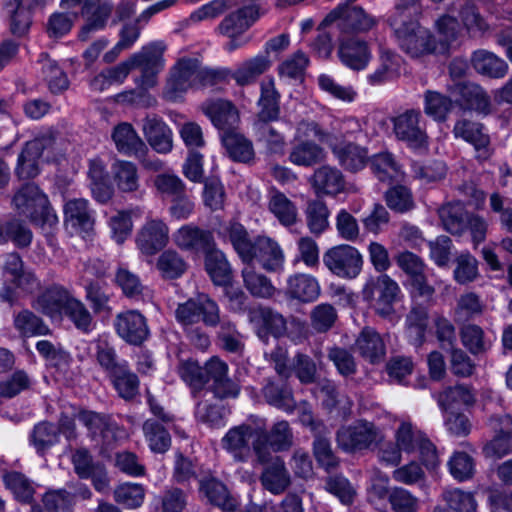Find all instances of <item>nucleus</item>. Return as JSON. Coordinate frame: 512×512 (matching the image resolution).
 Returning <instances> with one entry per match:
<instances>
[{
  "label": "nucleus",
  "mask_w": 512,
  "mask_h": 512,
  "mask_svg": "<svg viewBox=\"0 0 512 512\" xmlns=\"http://www.w3.org/2000/svg\"><path fill=\"white\" fill-rule=\"evenodd\" d=\"M418 12L414 0L408 5H396L387 22L400 49L411 57H421L438 50L434 36L412 14Z\"/></svg>",
  "instance_id": "nucleus-1"
},
{
  "label": "nucleus",
  "mask_w": 512,
  "mask_h": 512,
  "mask_svg": "<svg viewBox=\"0 0 512 512\" xmlns=\"http://www.w3.org/2000/svg\"><path fill=\"white\" fill-rule=\"evenodd\" d=\"M12 204L19 216L43 229L53 228L59 222L48 196L34 183L23 185L15 193Z\"/></svg>",
  "instance_id": "nucleus-2"
},
{
  "label": "nucleus",
  "mask_w": 512,
  "mask_h": 512,
  "mask_svg": "<svg viewBox=\"0 0 512 512\" xmlns=\"http://www.w3.org/2000/svg\"><path fill=\"white\" fill-rule=\"evenodd\" d=\"M34 307L50 318L67 317L70 320H85L89 316L84 304L59 286L48 288L38 297Z\"/></svg>",
  "instance_id": "nucleus-3"
},
{
  "label": "nucleus",
  "mask_w": 512,
  "mask_h": 512,
  "mask_svg": "<svg viewBox=\"0 0 512 512\" xmlns=\"http://www.w3.org/2000/svg\"><path fill=\"white\" fill-rule=\"evenodd\" d=\"M303 137H315L320 141L325 140V134L318 124L314 122H301L297 127L295 143L290 149L288 160L299 167H312L325 160L324 149L314 141Z\"/></svg>",
  "instance_id": "nucleus-4"
},
{
  "label": "nucleus",
  "mask_w": 512,
  "mask_h": 512,
  "mask_svg": "<svg viewBox=\"0 0 512 512\" xmlns=\"http://www.w3.org/2000/svg\"><path fill=\"white\" fill-rule=\"evenodd\" d=\"M260 8L252 4L243 6L226 15L216 27V32L229 38L225 45L228 52H232L243 45L248 39L242 35L260 18Z\"/></svg>",
  "instance_id": "nucleus-5"
},
{
  "label": "nucleus",
  "mask_w": 512,
  "mask_h": 512,
  "mask_svg": "<svg viewBox=\"0 0 512 512\" xmlns=\"http://www.w3.org/2000/svg\"><path fill=\"white\" fill-rule=\"evenodd\" d=\"M323 263L335 276L342 279H355L361 273L364 261L356 247L341 244L328 249L323 254Z\"/></svg>",
  "instance_id": "nucleus-6"
},
{
  "label": "nucleus",
  "mask_w": 512,
  "mask_h": 512,
  "mask_svg": "<svg viewBox=\"0 0 512 512\" xmlns=\"http://www.w3.org/2000/svg\"><path fill=\"white\" fill-rule=\"evenodd\" d=\"M198 59L182 57L171 67L164 89V97L178 101L191 89H197Z\"/></svg>",
  "instance_id": "nucleus-7"
},
{
  "label": "nucleus",
  "mask_w": 512,
  "mask_h": 512,
  "mask_svg": "<svg viewBox=\"0 0 512 512\" xmlns=\"http://www.w3.org/2000/svg\"><path fill=\"white\" fill-rule=\"evenodd\" d=\"M383 438L380 429L372 422L359 420L341 427L336 434L338 446L346 452L370 448Z\"/></svg>",
  "instance_id": "nucleus-8"
},
{
  "label": "nucleus",
  "mask_w": 512,
  "mask_h": 512,
  "mask_svg": "<svg viewBox=\"0 0 512 512\" xmlns=\"http://www.w3.org/2000/svg\"><path fill=\"white\" fill-rule=\"evenodd\" d=\"M396 138L413 150L427 149L428 135L419 110L410 109L392 119Z\"/></svg>",
  "instance_id": "nucleus-9"
},
{
  "label": "nucleus",
  "mask_w": 512,
  "mask_h": 512,
  "mask_svg": "<svg viewBox=\"0 0 512 512\" xmlns=\"http://www.w3.org/2000/svg\"><path fill=\"white\" fill-rule=\"evenodd\" d=\"M127 62L130 69H140L139 86L148 89L156 84L157 74L164 68L163 47L161 43H151L134 53Z\"/></svg>",
  "instance_id": "nucleus-10"
},
{
  "label": "nucleus",
  "mask_w": 512,
  "mask_h": 512,
  "mask_svg": "<svg viewBox=\"0 0 512 512\" xmlns=\"http://www.w3.org/2000/svg\"><path fill=\"white\" fill-rule=\"evenodd\" d=\"M293 444V433L287 421H279L270 432L258 431L253 442V450L262 463L270 459V448L273 451L288 450Z\"/></svg>",
  "instance_id": "nucleus-11"
},
{
  "label": "nucleus",
  "mask_w": 512,
  "mask_h": 512,
  "mask_svg": "<svg viewBox=\"0 0 512 512\" xmlns=\"http://www.w3.org/2000/svg\"><path fill=\"white\" fill-rule=\"evenodd\" d=\"M60 6L64 10L76 9L85 18L82 34L103 29L113 9L110 2L101 0H61Z\"/></svg>",
  "instance_id": "nucleus-12"
},
{
  "label": "nucleus",
  "mask_w": 512,
  "mask_h": 512,
  "mask_svg": "<svg viewBox=\"0 0 512 512\" xmlns=\"http://www.w3.org/2000/svg\"><path fill=\"white\" fill-rule=\"evenodd\" d=\"M453 135L473 146L477 161H487L492 156L490 136L482 123L460 119L454 124Z\"/></svg>",
  "instance_id": "nucleus-13"
},
{
  "label": "nucleus",
  "mask_w": 512,
  "mask_h": 512,
  "mask_svg": "<svg viewBox=\"0 0 512 512\" xmlns=\"http://www.w3.org/2000/svg\"><path fill=\"white\" fill-rule=\"evenodd\" d=\"M334 22L345 33L365 32L376 24L375 19L359 6H339L323 20L324 25H330Z\"/></svg>",
  "instance_id": "nucleus-14"
},
{
  "label": "nucleus",
  "mask_w": 512,
  "mask_h": 512,
  "mask_svg": "<svg viewBox=\"0 0 512 512\" xmlns=\"http://www.w3.org/2000/svg\"><path fill=\"white\" fill-rule=\"evenodd\" d=\"M137 248L144 255L152 256L169 242V227L161 219L147 218L135 239Z\"/></svg>",
  "instance_id": "nucleus-15"
},
{
  "label": "nucleus",
  "mask_w": 512,
  "mask_h": 512,
  "mask_svg": "<svg viewBox=\"0 0 512 512\" xmlns=\"http://www.w3.org/2000/svg\"><path fill=\"white\" fill-rule=\"evenodd\" d=\"M64 222L75 233L89 234L93 229L95 218L88 200L84 198L68 200L64 205Z\"/></svg>",
  "instance_id": "nucleus-16"
},
{
  "label": "nucleus",
  "mask_w": 512,
  "mask_h": 512,
  "mask_svg": "<svg viewBox=\"0 0 512 512\" xmlns=\"http://www.w3.org/2000/svg\"><path fill=\"white\" fill-rule=\"evenodd\" d=\"M202 110L221 134L237 129L239 115L231 102L218 99L203 103Z\"/></svg>",
  "instance_id": "nucleus-17"
},
{
  "label": "nucleus",
  "mask_w": 512,
  "mask_h": 512,
  "mask_svg": "<svg viewBox=\"0 0 512 512\" xmlns=\"http://www.w3.org/2000/svg\"><path fill=\"white\" fill-rule=\"evenodd\" d=\"M204 373L213 380L214 393L219 398L237 397L239 387L228 377V365L218 357H212L205 363Z\"/></svg>",
  "instance_id": "nucleus-18"
},
{
  "label": "nucleus",
  "mask_w": 512,
  "mask_h": 512,
  "mask_svg": "<svg viewBox=\"0 0 512 512\" xmlns=\"http://www.w3.org/2000/svg\"><path fill=\"white\" fill-rule=\"evenodd\" d=\"M253 263L258 262L267 271H278L285 262L284 252L279 243L265 235L256 237Z\"/></svg>",
  "instance_id": "nucleus-19"
},
{
  "label": "nucleus",
  "mask_w": 512,
  "mask_h": 512,
  "mask_svg": "<svg viewBox=\"0 0 512 512\" xmlns=\"http://www.w3.org/2000/svg\"><path fill=\"white\" fill-rule=\"evenodd\" d=\"M177 320H219L217 303L205 294L178 306Z\"/></svg>",
  "instance_id": "nucleus-20"
},
{
  "label": "nucleus",
  "mask_w": 512,
  "mask_h": 512,
  "mask_svg": "<svg viewBox=\"0 0 512 512\" xmlns=\"http://www.w3.org/2000/svg\"><path fill=\"white\" fill-rule=\"evenodd\" d=\"M338 55L346 67L357 71L364 70L372 58L368 44L355 37L341 41Z\"/></svg>",
  "instance_id": "nucleus-21"
},
{
  "label": "nucleus",
  "mask_w": 512,
  "mask_h": 512,
  "mask_svg": "<svg viewBox=\"0 0 512 512\" xmlns=\"http://www.w3.org/2000/svg\"><path fill=\"white\" fill-rule=\"evenodd\" d=\"M452 92L460 96L467 109L485 116L490 114V97L480 85L471 82H459L454 85Z\"/></svg>",
  "instance_id": "nucleus-22"
},
{
  "label": "nucleus",
  "mask_w": 512,
  "mask_h": 512,
  "mask_svg": "<svg viewBox=\"0 0 512 512\" xmlns=\"http://www.w3.org/2000/svg\"><path fill=\"white\" fill-rule=\"evenodd\" d=\"M317 195L335 196L344 191L345 180L335 167L324 165L316 169L310 179Z\"/></svg>",
  "instance_id": "nucleus-23"
},
{
  "label": "nucleus",
  "mask_w": 512,
  "mask_h": 512,
  "mask_svg": "<svg viewBox=\"0 0 512 512\" xmlns=\"http://www.w3.org/2000/svg\"><path fill=\"white\" fill-rule=\"evenodd\" d=\"M318 280L309 274L296 273L288 277L285 294L301 302L314 301L320 295Z\"/></svg>",
  "instance_id": "nucleus-24"
},
{
  "label": "nucleus",
  "mask_w": 512,
  "mask_h": 512,
  "mask_svg": "<svg viewBox=\"0 0 512 512\" xmlns=\"http://www.w3.org/2000/svg\"><path fill=\"white\" fill-rule=\"evenodd\" d=\"M470 61L477 73L492 79L504 78L509 70L504 59L485 49L474 51Z\"/></svg>",
  "instance_id": "nucleus-25"
},
{
  "label": "nucleus",
  "mask_w": 512,
  "mask_h": 512,
  "mask_svg": "<svg viewBox=\"0 0 512 512\" xmlns=\"http://www.w3.org/2000/svg\"><path fill=\"white\" fill-rule=\"evenodd\" d=\"M378 299L376 312L380 317H388L393 313V305L402 298L399 284L387 274H381L376 279Z\"/></svg>",
  "instance_id": "nucleus-26"
},
{
  "label": "nucleus",
  "mask_w": 512,
  "mask_h": 512,
  "mask_svg": "<svg viewBox=\"0 0 512 512\" xmlns=\"http://www.w3.org/2000/svg\"><path fill=\"white\" fill-rule=\"evenodd\" d=\"M224 236L232 244L235 252L244 264H253L256 239L251 240L246 228L238 222H230L224 228Z\"/></svg>",
  "instance_id": "nucleus-27"
},
{
  "label": "nucleus",
  "mask_w": 512,
  "mask_h": 512,
  "mask_svg": "<svg viewBox=\"0 0 512 512\" xmlns=\"http://www.w3.org/2000/svg\"><path fill=\"white\" fill-rule=\"evenodd\" d=\"M144 135L150 146L158 153H168L173 146L172 131L156 117H147L143 123Z\"/></svg>",
  "instance_id": "nucleus-28"
},
{
  "label": "nucleus",
  "mask_w": 512,
  "mask_h": 512,
  "mask_svg": "<svg viewBox=\"0 0 512 512\" xmlns=\"http://www.w3.org/2000/svg\"><path fill=\"white\" fill-rule=\"evenodd\" d=\"M257 432L247 425L234 427L223 437V447L235 458L243 460L250 453V442L255 440Z\"/></svg>",
  "instance_id": "nucleus-29"
},
{
  "label": "nucleus",
  "mask_w": 512,
  "mask_h": 512,
  "mask_svg": "<svg viewBox=\"0 0 512 512\" xmlns=\"http://www.w3.org/2000/svg\"><path fill=\"white\" fill-rule=\"evenodd\" d=\"M211 234L193 224H186L173 233L174 244L185 251H198L207 248L211 242Z\"/></svg>",
  "instance_id": "nucleus-30"
},
{
  "label": "nucleus",
  "mask_w": 512,
  "mask_h": 512,
  "mask_svg": "<svg viewBox=\"0 0 512 512\" xmlns=\"http://www.w3.org/2000/svg\"><path fill=\"white\" fill-rule=\"evenodd\" d=\"M44 149L43 139L27 142L18 157L16 173L21 179L34 178L39 174L38 161Z\"/></svg>",
  "instance_id": "nucleus-31"
},
{
  "label": "nucleus",
  "mask_w": 512,
  "mask_h": 512,
  "mask_svg": "<svg viewBox=\"0 0 512 512\" xmlns=\"http://www.w3.org/2000/svg\"><path fill=\"white\" fill-rule=\"evenodd\" d=\"M112 139L117 150L127 156H138L146 149L145 143L138 136L132 125L121 123L114 128Z\"/></svg>",
  "instance_id": "nucleus-32"
},
{
  "label": "nucleus",
  "mask_w": 512,
  "mask_h": 512,
  "mask_svg": "<svg viewBox=\"0 0 512 512\" xmlns=\"http://www.w3.org/2000/svg\"><path fill=\"white\" fill-rule=\"evenodd\" d=\"M403 60L401 56L391 51H382L380 64L371 74L367 75V81L373 86L382 85L399 77Z\"/></svg>",
  "instance_id": "nucleus-33"
},
{
  "label": "nucleus",
  "mask_w": 512,
  "mask_h": 512,
  "mask_svg": "<svg viewBox=\"0 0 512 512\" xmlns=\"http://www.w3.org/2000/svg\"><path fill=\"white\" fill-rule=\"evenodd\" d=\"M270 67L269 56L259 54L241 63L235 71H231V78L240 86L249 85L254 83Z\"/></svg>",
  "instance_id": "nucleus-34"
},
{
  "label": "nucleus",
  "mask_w": 512,
  "mask_h": 512,
  "mask_svg": "<svg viewBox=\"0 0 512 512\" xmlns=\"http://www.w3.org/2000/svg\"><path fill=\"white\" fill-rule=\"evenodd\" d=\"M261 95L258 101L260 107L257 122H269L279 118L280 94L277 92L273 79L261 82Z\"/></svg>",
  "instance_id": "nucleus-35"
},
{
  "label": "nucleus",
  "mask_w": 512,
  "mask_h": 512,
  "mask_svg": "<svg viewBox=\"0 0 512 512\" xmlns=\"http://www.w3.org/2000/svg\"><path fill=\"white\" fill-rule=\"evenodd\" d=\"M334 155L340 164L347 170L358 171L362 169L367 161V151L352 143L329 142Z\"/></svg>",
  "instance_id": "nucleus-36"
},
{
  "label": "nucleus",
  "mask_w": 512,
  "mask_h": 512,
  "mask_svg": "<svg viewBox=\"0 0 512 512\" xmlns=\"http://www.w3.org/2000/svg\"><path fill=\"white\" fill-rule=\"evenodd\" d=\"M355 347L371 363L380 361L385 355V345L382 338L370 327L361 331L356 339Z\"/></svg>",
  "instance_id": "nucleus-37"
},
{
  "label": "nucleus",
  "mask_w": 512,
  "mask_h": 512,
  "mask_svg": "<svg viewBox=\"0 0 512 512\" xmlns=\"http://www.w3.org/2000/svg\"><path fill=\"white\" fill-rule=\"evenodd\" d=\"M242 279L244 287L254 297L271 298L276 292V288L271 280L264 274L256 271L253 264H245V267L242 269Z\"/></svg>",
  "instance_id": "nucleus-38"
},
{
  "label": "nucleus",
  "mask_w": 512,
  "mask_h": 512,
  "mask_svg": "<svg viewBox=\"0 0 512 512\" xmlns=\"http://www.w3.org/2000/svg\"><path fill=\"white\" fill-rule=\"evenodd\" d=\"M113 181L121 192H135L139 188L137 166L125 160H116L111 167Z\"/></svg>",
  "instance_id": "nucleus-39"
},
{
  "label": "nucleus",
  "mask_w": 512,
  "mask_h": 512,
  "mask_svg": "<svg viewBox=\"0 0 512 512\" xmlns=\"http://www.w3.org/2000/svg\"><path fill=\"white\" fill-rule=\"evenodd\" d=\"M222 143L228 155L238 162H248L254 157L252 142L237 129L221 134Z\"/></svg>",
  "instance_id": "nucleus-40"
},
{
  "label": "nucleus",
  "mask_w": 512,
  "mask_h": 512,
  "mask_svg": "<svg viewBox=\"0 0 512 512\" xmlns=\"http://www.w3.org/2000/svg\"><path fill=\"white\" fill-rule=\"evenodd\" d=\"M205 269L216 285H226L230 281L231 266L219 249L211 248L206 252Z\"/></svg>",
  "instance_id": "nucleus-41"
},
{
  "label": "nucleus",
  "mask_w": 512,
  "mask_h": 512,
  "mask_svg": "<svg viewBox=\"0 0 512 512\" xmlns=\"http://www.w3.org/2000/svg\"><path fill=\"white\" fill-rule=\"evenodd\" d=\"M439 217L446 231L451 234L461 235L466 230L468 214L460 202L443 205L439 211Z\"/></svg>",
  "instance_id": "nucleus-42"
},
{
  "label": "nucleus",
  "mask_w": 512,
  "mask_h": 512,
  "mask_svg": "<svg viewBox=\"0 0 512 512\" xmlns=\"http://www.w3.org/2000/svg\"><path fill=\"white\" fill-rule=\"evenodd\" d=\"M76 417L88 429L93 439L106 440L113 434L115 425L107 415L92 411H81Z\"/></svg>",
  "instance_id": "nucleus-43"
},
{
  "label": "nucleus",
  "mask_w": 512,
  "mask_h": 512,
  "mask_svg": "<svg viewBox=\"0 0 512 512\" xmlns=\"http://www.w3.org/2000/svg\"><path fill=\"white\" fill-rule=\"evenodd\" d=\"M262 484L273 494H280L289 486L290 476L284 462L276 458L262 474Z\"/></svg>",
  "instance_id": "nucleus-44"
},
{
  "label": "nucleus",
  "mask_w": 512,
  "mask_h": 512,
  "mask_svg": "<svg viewBox=\"0 0 512 512\" xmlns=\"http://www.w3.org/2000/svg\"><path fill=\"white\" fill-rule=\"evenodd\" d=\"M475 400V393L466 385L447 387L438 395V403L444 410L471 406L475 403Z\"/></svg>",
  "instance_id": "nucleus-45"
},
{
  "label": "nucleus",
  "mask_w": 512,
  "mask_h": 512,
  "mask_svg": "<svg viewBox=\"0 0 512 512\" xmlns=\"http://www.w3.org/2000/svg\"><path fill=\"white\" fill-rule=\"evenodd\" d=\"M305 215L307 226L312 234L319 236L328 229L330 211L323 201H308Z\"/></svg>",
  "instance_id": "nucleus-46"
},
{
  "label": "nucleus",
  "mask_w": 512,
  "mask_h": 512,
  "mask_svg": "<svg viewBox=\"0 0 512 512\" xmlns=\"http://www.w3.org/2000/svg\"><path fill=\"white\" fill-rule=\"evenodd\" d=\"M423 98L424 112L427 116L439 122L447 119L453 108L452 100L449 97L437 91L427 90Z\"/></svg>",
  "instance_id": "nucleus-47"
},
{
  "label": "nucleus",
  "mask_w": 512,
  "mask_h": 512,
  "mask_svg": "<svg viewBox=\"0 0 512 512\" xmlns=\"http://www.w3.org/2000/svg\"><path fill=\"white\" fill-rule=\"evenodd\" d=\"M258 141L263 143L270 154L283 155L286 150L285 136L271 126L268 122H256Z\"/></svg>",
  "instance_id": "nucleus-48"
},
{
  "label": "nucleus",
  "mask_w": 512,
  "mask_h": 512,
  "mask_svg": "<svg viewBox=\"0 0 512 512\" xmlns=\"http://www.w3.org/2000/svg\"><path fill=\"white\" fill-rule=\"evenodd\" d=\"M426 435L418 430L410 421L402 420L395 431V441L402 451L412 454L421 446Z\"/></svg>",
  "instance_id": "nucleus-49"
},
{
  "label": "nucleus",
  "mask_w": 512,
  "mask_h": 512,
  "mask_svg": "<svg viewBox=\"0 0 512 512\" xmlns=\"http://www.w3.org/2000/svg\"><path fill=\"white\" fill-rule=\"evenodd\" d=\"M371 169L382 182L397 180L402 176L401 167L388 152L375 155L371 160Z\"/></svg>",
  "instance_id": "nucleus-50"
},
{
  "label": "nucleus",
  "mask_w": 512,
  "mask_h": 512,
  "mask_svg": "<svg viewBox=\"0 0 512 512\" xmlns=\"http://www.w3.org/2000/svg\"><path fill=\"white\" fill-rule=\"evenodd\" d=\"M459 14L462 25L470 37H483L490 31V25L474 5L466 4Z\"/></svg>",
  "instance_id": "nucleus-51"
},
{
  "label": "nucleus",
  "mask_w": 512,
  "mask_h": 512,
  "mask_svg": "<svg viewBox=\"0 0 512 512\" xmlns=\"http://www.w3.org/2000/svg\"><path fill=\"white\" fill-rule=\"evenodd\" d=\"M143 432L150 449L155 453H165L171 445L168 431L154 420L148 419L143 424Z\"/></svg>",
  "instance_id": "nucleus-52"
},
{
  "label": "nucleus",
  "mask_w": 512,
  "mask_h": 512,
  "mask_svg": "<svg viewBox=\"0 0 512 512\" xmlns=\"http://www.w3.org/2000/svg\"><path fill=\"white\" fill-rule=\"evenodd\" d=\"M156 267L164 278L177 279L185 273L187 263L179 253L168 249L160 254Z\"/></svg>",
  "instance_id": "nucleus-53"
},
{
  "label": "nucleus",
  "mask_w": 512,
  "mask_h": 512,
  "mask_svg": "<svg viewBox=\"0 0 512 512\" xmlns=\"http://www.w3.org/2000/svg\"><path fill=\"white\" fill-rule=\"evenodd\" d=\"M200 492L208 501L223 509H231L232 503L226 486L213 477L204 478L200 481Z\"/></svg>",
  "instance_id": "nucleus-54"
},
{
  "label": "nucleus",
  "mask_w": 512,
  "mask_h": 512,
  "mask_svg": "<svg viewBox=\"0 0 512 512\" xmlns=\"http://www.w3.org/2000/svg\"><path fill=\"white\" fill-rule=\"evenodd\" d=\"M141 214L140 208H135L129 211H117L115 215L109 218L108 224L111 229L113 239L121 244L131 234L133 223L132 216H139Z\"/></svg>",
  "instance_id": "nucleus-55"
},
{
  "label": "nucleus",
  "mask_w": 512,
  "mask_h": 512,
  "mask_svg": "<svg viewBox=\"0 0 512 512\" xmlns=\"http://www.w3.org/2000/svg\"><path fill=\"white\" fill-rule=\"evenodd\" d=\"M269 210L284 226H291L297 220L295 205L283 193L272 194L269 200Z\"/></svg>",
  "instance_id": "nucleus-56"
},
{
  "label": "nucleus",
  "mask_w": 512,
  "mask_h": 512,
  "mask_svg": "<svg viewBox=\"0 0 512 512\" xmlns=\"http://www.w3.org/2000/svg\"><path fill=\"white\" fill-rule=\"evenodd\" d=\"M110 378L120 397L130 400L138 394V377L128 369V365L124 366L120 372L117 371L111 375Z\"/></svg>",
  "instance_id": "nucleus-57"
},
{
  "label": "nucleus",
  "mask_w": 512,
  "mask_h": 512,
  "mask_svg": "<svg viewBox=\"0 0 512 512\" xmlns=\"http://www.w3.org/2000/svg\"><path fill=\"white\" fill-rule=\"evenodd\" d=\"M412 172L414 177L423 184H430L442 180L446 175L447 168L445 163L439 160L415 162L412 164Z\"/></svg>",
  "instance_id": "nucleus-58"
},
{
  "label": "nucleus",
  "mask_w": 512,
  "mask_h": 512,
  "mask_svg": "<svg viewBox=\"0 0 512 512\" xmlns=\"http://www.w3.org/2000/svg\"><path fill=\"white\" fill-rule=\"evenodd\" d=\"M6 487L15 498L23 503H30L33 499L34 488L31 482L19 472H10L4 476Z\"/></svg>",
  "instance_id": "nucleus-59"
},
{
  "label": "nucleus",
  "mask_w": 512,
  "mask_h": 512,
  "mask_svg": "<svg viewBox=\"0 0 512 512\" xmlns=\"http://www.w3.org/2000/svg\"><path fill=\"white\" fill-rule=\"evenodd\" d=\"M41 64L44 79L51 92L58 93L68 88V78L55 61L45 55L41 59Z\"/></svg>",
  "instance_id": "nucleus-60"
},
{
  "label": "nucleus",
  "mask_w": 512,
  "mask_h": 512,
  "mask_svg": "<svg viewBox=\"0 0 512 512\" xmlns=\"http://www.w3.org/2000/svg\"><path fill=\"white\" fill-rule=\"evenodd\" d=\"M66 11L68 13L55 12L49 17L46 30L50 37L61 38L70 32L79 12L76 9Z\"/></svg>",
  "instance_id": "nucleus-61"
},
{
  "label": "nucleus",
  "mask_w": 512,
  "mask_h": 512,
  "mask_svg": "<svg viewBox=\"0 0 512 512\" xmlns=\"http://www.w3.org/2000/svg\"><path fill=\"white\" fill-rule=\"evenodd\" d=\"M325 434L315 435L313 453L317 463L329 472L338 466L339 460L334 454L330 441L325 437Z\"/></svg>",
  "instance_id": "nucleus-62"
},
{
  "label": "nucleus",
  "mask_w": 512,
  "mask_h": 512,
  "mask_svg": "<svg viewBox=\"0 0 512 512\" xmlns=\"http://www.w3.org/2000/svg\"><path fill=\"white\" fill-rule=\"evenodd\" d=\"M435 28L442 41L439 51L445 52L450 44L457 40L460 33V24L454 16L444 14L437 19Z\"/></svg>",
  "instance_id": "nucleus-63"
},
{
  "label": "nucleus",
  "mask_w": 512,
  "mask_h": 512,
  "mask_svg": "<svg viewBox=\"0 0 512 512\" xmlns=\"http://www.w3.org/2000/svg\"><path fill=\"white\" fill-rule=\"evenodd\" d=\"M387 206L397 212L405 213L414 207L411 191L405 186H394L385 194Z\"/></svg>",
  "instance_id": "nucleus-64"
}]
</instances>
